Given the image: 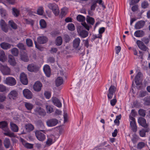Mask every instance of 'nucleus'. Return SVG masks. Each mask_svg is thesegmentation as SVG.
I'll use <instances>...</instances> for the list:
<instances>
[{"instance_id": "obj_60", "label": "nucleus", "mask_w": 150, "mask_h": 150, "mask_svg": "<svg viewBox=\"0 0 150 150\" xmlns=\"http://www.w3.org/2000/svg\"><path fill=\"white\" fill-rule=\"evenodd\" d=\"M6 99V96L2 94L0 95V102H3Z\"/></svg>"}, {"instance_id": "obj_12", "label": "nucleus", "mask_w": 150, "mask_h": 150, "mask_svg": "<svg viewBox=\"0 0 150 150\" xmlns=\"http://www.w3.org/2000/svg\"><path fill=\"white\" fill-rule=\"evenodd\" d=\"M43 70L46 76L47 77H50L51 73L50 66L48 65H45L43 67Z\"/></svg>"}, {"instance_id": "obj_22", "label": "nucleus", "mask_w": 150, "mask_h": 150, "mask_svg": "<svg viewBox=\"0 0 150 150\" xmlns=\"http://www.w3.org/2000/svg\"><path fill=\"white\" fill-rule=\"evenodd\" d=\"M134 35L137 37H141L144 35V31L141 30H139L136 31L134 33Z\"/></svg>"}, {"instance_id": "obj_4", "label": "nucleus", "mask_w": 150, "mask_h": 150, "mask_svg": "<svg viewBox=\"0 0 150 150\" xmlns=\"http://www.w3.org/2000/svg\"><path fill=\"white\" fill-rule=\"evenodd\" d=\"M0 70L4 75L10 74V69L6 65H4L0 64Z\"/></svg>"}, {"instance_id": "obj_42", "label": "nucleus", "mask_w": 150, "mask_h": 150, "mask_svg": "<svg viewBox=\"0 0 150 150\" xmlns=\"http://www.w3.org/2000/svg\"><path fill=\"white\" fill-rule=\"evenodd\" d=\"M8 123L5 121H2L0 122V128L3 129L7 127Z\"/></svg>"}, {"instance_id": "obj_46", "label": "nucleus", "mask_w": 150, "mask_h": 150, "mask_svg": "<svg viewBox=\"0 0 150 150\" xmlns=\"http://www.w3.org/2000/svg\"><path fill=\"white\" fill-rule=\"evenodd\" d=\"M13 14L15 16L17 17L19 15V11L17 9L13 8L12 9Z\"/></svg>"}, {"instance_id": "obj_27", "label": "nucleus", "mask_w": 150, "mask_h": 150, "mask_svg": "<svg viewBox=\"0 0 150 150\" xmlns=\"http://www.w3.org/2000/svg\"><path fill=\"white\" fill-rule=\"evenodd\" d=\"M1 47L4 50H7L11 47V45L6 42H2L0 44Z\"/></svg>"}, {"instance_id": "obj_25", "label": "nucleus", "mask_w": 150, "mask_h": 150, "mask_svg": "<svg viewBox=\"0 0 150 150\" xmlns=\"http://www.w3.org/2000/svg\"><path fill=\"white\" fill-rule=\"evenodd\" d=\"M11 128V130L14 132H17L18 130V126L13 122H11L10 123Z\"/></svg>"}, {"instance_id": "obj_7", "label": "nucleus", "mask_w": 150, "mask_h": 150, "mask_svg": "<svg viewBox=\"0 0 150 150\" xmlns=\"http://www.w3.org/2000/svg\"><path fill=\"white\" fill-rule=\"evenodd\" d=\"M42 86V83L39 81H37L34 84L33 89L35 91L39 92L41 90Z\"/></svg>"}, {"instance_id": "obj_16", "label": "nucleus", "mask_w": 150, "mask_h": 150, "mask_svg": "<svg viewBox=\"0 0 150 150\" xmlns=\"http://www.w3.org/2000/svg\"><path fill=\"white\" fill-rule=\"evenodd\" d=\"M20 140L23 145L26 148L29 149H31L33 148V144L27 143L22 138H20Z\"/></svg>"}, {"instance_id": "obj_32", "label": "nucleus", "mask_w": 150, "mask_h": 150, "mask_svg": "<svg viewBox=\"0 0 150 150\" xmlns=\"http://www.w3.org/2000/svg\"><path fill=\"white\" fill-rule=\"evenodd\" d=\"M21 60L25 62H27L29 60L27 54L25 52H24L23 54H21Z\"/></svg>"}, {"instance_id": "obj_10", "label": "nucleus", "mask_w": 150, "mask_h": 150, "mask_svg": "<svg viewBox=\"0 0 150 150\" xmlns=\"http://www.w3.org/2000/svg\"><path fill=\"white\" fill-rule=\"evenodd\" d=\"M58 123V120L55 119H52L47 122V124L49 127H53L56 125Z\"/></svg>"}, {"instance_id": "obj_40", "label": "nucleus", "mask_w": 150, "mask_h": 150, "mask_svg": "<svg viewBox=\"0 0 150 150\" xmlns=\"http://www.w3.org/2000/svg\"><path fill=\"white\" fill-rule=\"evenodd\" d=\"M25 128L28 131L33 130L34 129L33 126L30 124H28L25 125Z\"/></svg>"}, {"instance_id": "obj_13", "label": "nucleus", "mask_w": 150, "mask_h": 150, "mask_svg": "<svg viewBox=\"0 0 150 150\" xmlns=\"http://www.w3.org/2000/svg\"><path fill=\"white\" fill-rule=\"evenodd\" d=\"M138 123L142 126L147 128L148 127V125L146 123V120L142 117H139L138 119Z\"/></svg>"}, {"instance_id": "obj_62", "label": "nucleus", "mask_w": 150, "mask_h": 150, "mask_svg": "<svg viewBox=\"0 0 150 150\" xmlns=\"http://www.w3.org/2000/svg\"><path fill=\"white\" fill-rule=\"evenodd\" d=\"M139 1V0H131L129 3L130 5H132L134 4L138 3Z\"/></svg>"}, {"instance_id": "obj_30", "label": "nucleus", "mask_w": 150, "mask_h": 150, "mask_svg": "<svg viewBox=\"0 0 150 150\" xmlns=\"http://www.w3.org/2000/svg\"><path fill=\"white\" fill-rule=\"evenodd\" d=\"M6 59V57L5 56V53L3 51L0 52V60L2 62H4Z\"/></svg>"}, {"instance_id": "obj_50", "label": "nucleus", "mask_w": 150, "mask_h": 150, "mask_svg": "<svg viewBox=\"0 0 150 150\" xmlns=\"http://www.w3.org/2000/svg\"><path fill=\"white\" fill-rule=\"evenodd\" d=\"M26 43L29 47H31L33 45V42L30 39H27L26 40Z\"/></svg>"}, {"instance_id": "obj_24", "label": "nucleus", "mask_w": 150, "mask_h": 150, "mask_svg": "<svg viewBox=\"0 0 150 150\" xmlns=\"http://www.w3.org/2000/svg\"><path fill=\"white\" fill-rule=\"evenodd\" d=\"M8 62L11 65L13 66H15L16 64L14 57L11 55L8 56Z\"/></svg>"}, {"instance_id": "obj_37", "label": "nucleus", "mask_w": 150, "mask_h": 150, "mask_svg": "<svg viewBox=\"0 0 150 150\" xmlns=\"http://www.w3.org/2000/svg\"><path fill=\"white\" fill-rule=\"evenodd\" d=\"M86 21L88 23L91 25H93L95 22L93 18L89 16H87Z\"/></svg>"}, {"instance_id": "obj_56", "label": "nucleus", "mask_w": 150, "mask_h": 150, "mask_svg": "<svg viewBox=\"0 0 150 150\" xmlns=\"http://www.w3.org/2000/svg\"><path fill=\"white\" fill-rule=\"evenodd\" d=\"M6 90V88L4 85L0 84V92H4Z\"/></svg>"}, {"instance_id": "obj_47", "label": "nucleus", "mask_w": 150, "mask_h": 150, "mask_svg": "<svg viewBox=\"0 0 150 150\" xmlns=\"http://www.w3.org/2000/svg\"><path fill=\"white\" fill-rule=\"evenodd\" d=\"M46 109L47 112L48 113H50L53 111V108L50 105H47L46 106Z\"/></svg>"}, {"instance_id": "obj_18", "label": "nucleus", "mask_w": 150, "mask_h": 150, "mask_svg": "<svg viewBox=\"0 0 150 150\" xmlns=\"http://www.w3.org/2000/svg\"><path fill=\"white\" fill-rule=\"evenodd\" d=\"M47 41L46 37L44 36L39 37L37 38V41L40 44H43L46 43Z\"/></svg>"}, {"instance_id": "obj_41", "label": "nucleus", "mask_w": 150, "mask_h": 150, "mask_svg": "<svg viewBox=\"0 0 150 150\" xmlns=\"http://www.w3.org/2000/svg\"><path fill=\"white\" fill-rule=\"evenodd\" d=\"M12 54L15 56H17L18 54V49L16 48H14L11 50Z\"/></svg>"}, {"instance_id": "obj_59", "label": "nucleus", "mask_w": 150, "mask_h": 150, "mask_svg": "<svg viewBox=\"0 0 150 150\" xmlns=\"http://www.w3.org/2000/svg\"><path fill=\"white\" fill-rule=\"evenodd\" d=\"M53 143L52 139L50 138H49L47 139V141H46V144L48 145H50Z\"/></svg>"}, {"instance_id": "obj_51", "label": "nucleus", "mask_w": 150, "mask_h": 150, "mask_svg": "<svg viewBox=\"0 0 150 150\" xmlns=\"http://www.w3.org/2000/svg\"><path fill=\"white\" fill-rule=\"evenodd\" d=\"M145 145L144 143L141 142L139 143L137 146V148L139 149H141L144 147Z\"/></svg>"}, {"instance_id": "obj_3", "label": "nucleus", "mask_w": 150, "mask_h": 150, "mask_svg": "<svg viewBox=\"0 0 150 150\" xmlns=\"http://www.w3.org/2000/svg\"><path fill=\"white\" fill-rule=\"evenodd\" d=\"M118 91V90L114 86L111 85L109 88L107 94L108 98V99H111L113 96L115 92Z\"/></svg>"}, {"instance_id": "obj_23", "label": "nucleus", "mask_w": 150, "mask_h": 150, "mask_svg": "<svg viewBox=\"0 0 150 150\" xmlns=\"http://www.w3.org/2000/svg\"><path fill=\"white\" fill-rule=\"evenodd\" d=\"M80 39L79 38H76L73 41L74 47L76 48H78L80 45Z\"/></svg>"}, {"instance_id": "obj_33", "label": "nucleus", "mask_w": 150, "mask_h": 150, "mask_svg": "<svg viewBox=\"0 0 150 150\" xmlns=\"http://www.w3.org/2000/svg\"><path fill=\"white\" fill-rule=\"evenodd\" d=\"M130 125L132 130L134 132H136L137 129L135 121H130Z\"/></svg>"}, {"instance_id": "obj_55", "label": "nucleus", "mask_w": 150, "mask_h": 150, "mask_svg": "<svg viewBox=\"0 0 150 150\" xmlns=\"http://www.w3.org/2000/svg\"><path fill=\"white\" fill-rule=\"evenodd\" d=\"M139 115L142 116H144L145 115V111L143 109H140L139 111Z\"/></svg>"}, {"instance_id": "obj_20", "label": "nucleus", "mask_w": 150, "mask_h": 150, "mask_svg": "<svg viewBox=\"0 0 150 150\" xmlns=\"http://www.w3.org/2000/svg\"><path fill=\"white\" fill-rule=\"evenodd\" d=\"M142 76L141 73L139 72H138L137 75L135 76L134 81L137 85H138L140 84V80Z\"/></svg>"}, {"instance_id": "obj_5", "label": "nucleus", "mask_w": 150, "mask_h": 150, "mask_svg": "<svg viewBox=\"0 0 150 150\" xmlns=\"http://www.w3.org/2000/svg\"><path fill=\"white\" fill-rule=\"evenodd\" d=\"M5 83L10 86H13L16 84V81L14 78L9 77L6 78Z\"/></svg>"}, {"instance_id": "obj_31", "label": "nucleus", "mask_w": 150, "mask_h": 150, "mask_svg": "<svg viewBox=\"0 0 150 150\" xmlns=\"http://www.w3.org/2000/svg\"><path fill=\"white\" fill-rule=\"evenodd\" d=\"M149 128L146 129H142L139 131V134L141 137H145L146 132H149Z\"/></svg>"}, {"instance_id": "obj_38", "label": "nucleus", "mask_w": 150, "mask_h": 150, "mask_svg": "<svg viewBox=\"0 0 150 150\" xmlns=\"http://www.w3.org/2000/svg\"><path fill=\"white\" fill-rule=\"evenodd\" d=\"M40 24L42 28H45L47 26L46 23L44 19H42L40 21Z\"/></svg>"}, {"instance_id": "obj_34", "label": "nucleus", "mask_w": 150, "mask_h": 150, "mask_svg": "<svg viewBox=\"0 0 150 150\" xmlns=\"http://www.w3.org/2000/svg\"><path fill=\"white\" fill-rule=\"evenodd\" d=\"M25 106L28 110H31L33 108V105L32 104L28 102H25Z\"/></svg>"}, {"instance_id": "obj_2", "label": "nucleus", "mask_w": 150, "mask_h": 150, "mask_svg": "<svg viewBox=\"0 0 150 150\" xmlns=\"http://www.w3.org/2000/svg\"><path fill=\"white\" fill-rule=\"evenodd\" d=\"M47 6L49 9L52 10L55 16H57L59 13V10L58 6L55 3H50L48 4Z\"/></svg>"}, {"instance_id": "obj_57", "label": "nucleus", "mask_w": 150, "mask_h": 150, "mask_svg": "<svg viewBox=\"0 0 150 150\" xmlns=\"http://www.w3.org/2000/svg\"><path fill=\"white\" fill-rule=\"evenodd\" d=\"M26 23L27 24H30L31 26H33L34 23L33 20H28L27 19H26Z\"/></svg>"}, {"instance_id": "obj_53", "label": "nucleus", "mask_w": 150, "mask_h": 150, "mask_svg": "<svg viewBox=\"0 0 150 150\" xmlns=\"http://www.w3.org/2000/svg\"><path fill=\"white\" fill-rule=\"evenodd\" d=\"M44 95L47 99H49L51 96V93L49 91H45L44 93Z\"/></svg>"}, {"instance_id": "obj_35", "label": "nucleus", "mask_w": 150, "mask_h": 150, "mask_svg": "<svg viewBox=\"0 0 150 150\" xmlns=\"http://www.w3.org/2000/svg\"><path fill=\"white\" fill-rule=\"evenodd\" d=\"M62 37L59 36L57 37L56 40V44L57 46L60 45L62 43Z\"/></svg>"}, {"instance_id": "obj_15", "label": "nucleus", "mask_w": 150, "mask_h": 150, "mask_svg": "<svg viewBox=\"0 0 150 150\" xmlns=\"http://www.w3.org/2000/svg\"><path fill=\"white\" fill-rule=\"evenodd\" d=\"M136 43L138 46L141 50L143 51L146 50L147 47L142 41L139 40H137Z\"/></svg>"}, {"instance_id": "obj_58", "label": "nucleus", "mask_w": 150, "mask_h": 150, "mask_svg": "<svg viewBox=\"0 0 150 150\" xmlns=\"http://www.w3.org/2000/svg\"><path fill=\"white\" fill-rule=\"evenodd\" d=\"M148 6V4L147 1H144L142 3V6L144 8H146Z\"/></svg>"}, {"instance_id": "obj_45", "label": "nucleus", "mask_w": 150, "mask_h": 150, "mask_svg": "<svg viewBox=\"0 0 150 150\" xmlns=\"http://www.w3.org/2000/svg\"><path fill=\"white\" fill-rule=\"evenodd\" d=\"M77 20L79 22H83L85 21V18L83 16L79 15L77 17Z\"/></svg>"}, {"instance_id": "obj_6", "label": "nucleus", "mask_w": 150, "mask_h": 150, "mask_svg": "<svg viewBox=\"0 0 150 150\" xmlns=\"http://www.w3.org/2000/svg\"><path fill=\"white\" fill-rule=\"evenodd\" d=\"M23 93L24 96L27 99H30L33 97L32 92L28 89H25L23 91Z\"/></svg>"}, {"instance_id": "obj_43", "label": "nucleus", "mask_w": 150, "mask_h": 150, "mask_svg": "<svg viewBox=\"0 0 150 150\" xmlns=\"http://www.w3.org/2000/svg\"><path fill=\"white\" fill-rule=\"evenodd\" d=\"M44 11L43 10V8L42 7H40L38 8L37 11V13L38 15H42L43 14Z\"/></svg>"}, {"instance_id": "obj_36", "label": "nucleus", "mask_w": 150, "mask_h": 150, "mask_svg": "<svg viewBox=\"0 0 150 150\" xmlns=\"http://www.w3.org/2000/svg\"><path fill=\"white\" fill-rule=\"evenodd\" d=\"M68 12V9L66 7H64L61 9V14L62 17H63L66 15Z\"/></svg>"}, {"instance_id": "obj_29", "label": "nucleus", "mask_w": 150, "mask_h": 150, "mask_svg": "<svg viewBox=\"0 0 150 150\" xmlns=\"http://www.w3.org/2000/svg\"><path fill=\"white\" fill-rule=\"evenodd\" d=\"M36 69V66L33 64H30L28 66V70L30 72H35Z\"/></svg>"}, {"instance_id": "obj_28", "label": "nucleus", "mask_w": 150, "mask_h": 150, "mask_svg": "<svg viewBox=\"0 0 150 150\" xmlns=\"http://www.w3.org/2000/svg\"><path fill=\"white\" fill-rule=\"evenodd\" d=\"M4 144L5 147L6 148H8L11 145V142L10 139L7 138H6L4 141Z\"/></svg>"}, {"instance_id": "obj_52", "label": "nucleus", "mask_w": 150, "mask_h": 150, "mask_svg": "<svg viewBox=\"0 0 150 150\" xmlns=\"http://www.w3.org/2000/svg\"><path fill=\"white\" fill-rule=\"evenodd\" d=\"M116 96L115 95L114 98L110 101V103L111 105L112 106H114L116 104L117 102V100L115 98Z\"/></svg>"}, {"instance_id": "obj_49", "label": "nucleus", "mask_w": 150, "mask_h": 150, "mask_svg": "<svg viewBox=\"0 0 150 150\" xmlns=\"http://www.w3.org/2000/svg\"><path fill=\"white\" fill-rule=\"evenodd\" d=\"M0 12L1 15L2 17H4L6 16L7 13L6 10L3 8H1L0 9Z\"/></svg>"}, {"instance_id": "obj_21", "label": "nucleus", "mask_w": 150, "mask_h": 150, "mask_svg": "<svg viewBox=\"0 0 150 150\" xmlns=\"http://www.w3.org/2000/svg\"><path fill=\"white\" fill-rule=\"evenodd\" d=\"M52 100L54 105L59 108L62 107V104L60 101L56 98L53 97Z\"/></svg>"}, {"instance_id": "obj_14", "label": "nucleus", "mask_w": 150, "mask_h": 150, "mask_svg": "<svg viewBox=\"0 0 150 150\" xmlns=\"http://www.w3.org/2000/svg\"><path fill=\"white\" fill-rule=\"evenodd\" d=\"M145 22L142 21H140L137 22L134 25V28L136 29H140L144 26L145 24Z\"/></svg>"}, {"instance_id": "obj_63", "label": "nucleus", "mask_w": 150, "mask_h": 150, "mask_svg": "<svg viewBox=\"0 0 150 150\" xmlns=\"http://www.w3.org/2000/svg\"><path fill=\"white\" fill-rule=\"evenodd\" d=\"M105 31V28L104 27H101L99 30V34H102Z\"/></svg>"}, {"instance_id": "obj_54", "label": "nucleus", "mask_w": 150, "mask_h": 150, "mask_svg": "<svg viewBox=\"0 0 150 150\" xmlns=\"http://www.w3.org/2000/svg\"><path fill=\"white\" fill-rule=\"evenodd\" d=\"M17 46L20 49L24 50L25 49V47L24 45L21 43H19L17 45Z\"/></svg>"}, {"instance_id": "obj_19", "label": "nucleus", "mask_w": 150, "mask_h": 150, "mask_svg": "<svg viewBox=\"0 0 150 150\" xmlns=\"http://www.w3.org/2000/svg\"><path fill=\"white\" fill-rule=\"evenodd\" d=\"M0 25L2 30L5 32H7L8 31V28L7 26L3 20H1L0 22Z\"/></svg>"}, {"instance_id": "obj_11", "label": "nucleus", "mask_w": 150, "mask_h": 150, "mask_svg": "<svg viewBox=\"0 0 150 150\" xmlns=\"http://www.w3.org/2000/svg\"><path fill=\"white\" fill-rule=\"evenodd\" d=\"M20 80L21 83L25 85L28 83V80L26 75L23 73H21L20 76Z\"/></svg>"}, {"instance_id": "obj_64", "label": "nucleus", "mask_w": 150, "mask_h": 150, "mask_svg": "<svg viewBox=\"0 0 150 150\" xmlns=\"http://www.w3.org/2000/svg\"><path fill=\"white\" fill-rule=\"evenodd\" d=\"M83 41L84 42L85 46L87 47H88L89 45L88 40V39H87L86 40H83Z\"/></svg>"}, {"instance_id": "obj_61", "label": "nucleus", "mask_w": 150, "mask_h": 150, "mask_svg": "<svg viewBox=\"0 0 150 150\" xmlns=\"http://www.w3.org/2000/svg\"><path fill=\"white\" fill-rule=\"evenodd\" d=\"M143 56V54L142 53V52L140 51H139V53H138V55H137V58L140 59H142Z\"/></svg>"}, {"instance_id": "obj_44", "label": "nucleus", "mask_w": 150, "mask_h": 150, "mask_svg": "<svg viewBox=\"0 0 150 150\" xmlns=\"http://www.w3.org/2000/svg\"><path fill=\"white\" fill-rule=\"evenodd\" d=\"M5 135L9 136L10 137H15V135L14 134L13 132H11L10 131H8L5 132L4 133Z\"/></svg>"}, {"instance_id": "obj_26", "label": "nucleus", "mask_w": 150, "mask_h": 150, "mask_svg": "<svg viewBox=\"0 0 150 150\" xmlns=\"http://www.w3.org/2000/svg\"><path fill=\"white\" fill-rule=\"evenodd\" d=\"M63 78L61 77H58L55 80L56 85L58 86L63 83Z\"/></svg>"}, {"instance_id": "obj_9", "label": "nucleus", "mask_w": 150, "mask_h": 150, "mask_svg": "<svg viewBox=\"0 0 150 150\" xmlns=\"http://www.w3.org/2000/svg\"><path fill=\"white\" fill-rule=\"evenodd\" d=\"M35 134L37 138L39 141H42L45 139V135L40 131H36Z\"/></svg>"}, {"instance_id": "obj_39", "label": "nucleus", "mask_w": 150, "mask_h": 150, "mask_svg": "<svg viewBox=\"0 0 150 150\" xmlns=\"http://www.w3.org/2000/svg\"><path fill=\"white\" fill-rule=\"evenodd\" d=\"M9 24L11 27L14 29H17V25L12 21H8Z\"/></svg>"}, {"instance_id": "obj_1", "label": "nucleus", "mask_w": 150, "mask_h": 150, "mask_svg": "<svg viewBox=\"0 0 150 150\" xmlns=\"http://www.w3.org/2000/svg\"><path fill=\"white\" fill-rule=\"evenodd\" d=\"M82 26H78L77 28V30L79 35L81 38H85L87 37L88 35V31L84 30L85 28L89 30L90 29L89 26L85 22H83L81 23Z\"/></svg>"}, {"instance_id": "obj_48", "label": "nucleus", "mask_w": 150, "mask_h": 150, "mask_svg": "<svg viewBox=\"0 0 150 150\" xmlns=\"http://www.w3.org/2000/svg\"><path fill=\"white\" fill-rule=\"evenodd\" d=\"M67 27L68 29L71 31H73L75 29L74 24L72 23L69 24L67 25Z\"/></svg>"}, {"instance_id": "obj_8", "label": "nucleus", "mask_w": 150, "mask_h": 150, "mask_svg": "<svg viewBox=\"0 0 150 150\" xmlns=\"http://www.w3.org/2000/svg\"><path fill=\"white\" fill-rule=\"evenodd\" d=\"M18 93L15 90L11 91L8 95V98L10 100H15L17 98Z\"/></svg>"}, {"instance_id": "obj_17", "label": "nucleus", "mask_w": 150, "mask_h": 150, "mask_svg": "<svg viewBox=\"0 0 150 150\" xmlns=\"http://www.w3.org/2000/svg\"><path fill=\"white\" fill-rule=\"evenodd\" d=\"M35 111L37 113L40 115L44 116L46 114L45 110L40 107H38L36 108Z\"/></svg>"}]
</instances>
